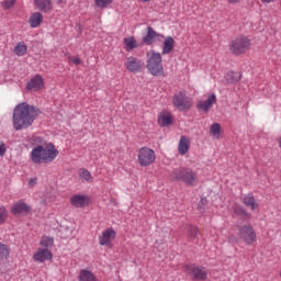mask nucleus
<instances>
[{
  "label": "nucleus",
  "mask_w": 281,
  "mask_h": 281,
  "mask_svg": "<svg viewBox=\"0 0 281 281\" xmlns=\"http://www.w3.org/2000/svg\"><path fill=\"white\" fill-rule=\"evenodd\" d=\"M41 110L34 105H30L25 102L19 103L13 110L12 124L14 131H25V128H30Z\"/></svg>",
  "instance_id": "f257e3e1"
},
{
  "label": "nucleus",
  "mask_w": 281,
  "mask_h": 281,
  "mask_svg": "<svg viewBox=\"0 0 281 281\" xmlns=\"http://www.w3.org/2000/svg\"><path fill=\"white\" fill-rule=\"evenodd\" d=\"M58 157V149L54 144L37 145L31 151V161L33 164H52Z\"/></svg>",
  "instance_id": "f03ea898"
},
{
  "label": "nucleus",
  "mask_w": 281,
  "mask_h": 281,
  "mask_svg": "<svg viewBox=\"0 0 281 281\" xmlns=\"http://www.w3.org/2000/svg\"><path fill=\"white\" fill-rule=\"evenodd\" d=\"M147 71L155 77H166V70L164 69L161 53L150 50L147 53Z\"/></svg>",
  "instance_id": "7ed1b4c3"
},
{
  "label": "nucleus",
  "mask_w": 281,
  "mask_h": 281,
  "mask_svg": "<svg viewBox=\"0 0 281 281\" xmlns=\"http://www.w3.org/2000/svg\"><path fill=\"white\" fill-rule=\"evenodd\" d=\"M251 49V40L247 36H237L229 44V50L235 56H243V54H247Z\"/></svg>",
  "instance_id": "20e7f679"
},
{
  "label": "nucleus",
  "mask_w": 281,
  "mask_h": 281,
  "mask_svg": "<svg viewBox=\"0 0 281 281\" xmlns=\"http://www.w3.org/2000/svg\"><path fill=\"white\" fill-rule=\"evenodd\" d=\"M157 161V155L149 147H142L137 151V164L140 168H148V166H153Z\"/></svg>",
  "instance_id": "39448f33"
},
{
  "label": "nucleus",
  "mask_w": 281,
  "mask_h": 281,
  "mask_svg": "<svg viewBox=\"0 0 281 281\" xmlns=\"http://www.w3.org/2000/svg\"><path fill=\"white\" fill-rule=\"evenodd\" d=\"M238 236L246 245H254L257 240L256 231L249 224L238 226Z\"/></svg>",
  "instance_id": "423d86ee"
},
{
  "label": "nucleus",
  "mask_w": 281,
  "mask_h": 281,
  "mask_svg": "<svg viewBox=\"0 0 281 281\" xmlns=\"http://www.w3.org/2000/svg\"><path fill=\"white\" fill-rule=\"evenodd\" d=\"M173 106L178 111H190L192 109V99L186 95L183 92H178L173 95Z\"/></svg>",
  "instance_id": "0eeeda50"
},
{
  "label": "nucleus",
  "mask_w": 281,
  "mask_h": 281,
  "mask_svg": "<svg viewBox=\"0 0 281 281\" xmlns=\"http://www.w3.org/2000/svg\"><path fill=\"white\" fill-rule=\"evenodd\" d=\"M115 236H117L115 229H105L99 237V245H101L102 247H108L109 249L113 248V240H115Z\"/></svg>",
  "instance_id": "6e6552de"
},
{
  "label": "nucleus",
  "mask_w": 281,
  "mask_h": 281,
  "mask_svg": "<svg viewBox=\"0 0 281 281\" xmlns=\"http://www.w3.org/2000/svg\"><path fill=\"white\" fill-rule=\"evenodd\" d=\"M70 205L77 209L89 207L91 205V198L85 194H75L70 198Z\"/></svg>",
  "instance_id": "1a4fd4ad"
},
{
  "label": "nucleus",
  "mask_w": 281,
  "mask_h": 281,
  "mask_svg": "<svg viewBox=\"0 0 281 281\" xmlns=\"http://www.w3.org/2000/svg\"><path fill=\"white\" fill-rule=\"evenodd\" d=\"M186 273H191L195 280H207V272L200 267L194 265L184 266Z\"/></svg>",
  "instance_id": "9d476101"
},
{
  "label": "nucleus",
  "mask_w": 281,
  "mask_h": 281,
  "mask_svg": "<svg viewBox=\"0 0 281 281\" xmlns=\"http://www.w3.org/2000/svg\"><path fill=\"white\" fill-rule=\"evenodd\" d=\"M53 259L54 255L52 254V250H49V248H38L33 255V260L35 262H45Z\"/></svg>",
  "instance_id": "9b49d317"
},
{
  "label": "nucleus",
  "mask_w": 281,
  "mask_h": 281,
  "mask_svg": "<svg viewBox=\"0 0 281 281\" xmlns=\"http://www.w3.org/2000/svg\"><path fill=\"white\" fill-rule=\"evenodd\" d=\"M45 87V81L41 75L34 76L27 83V91H41Z\"/></svg>",
  "instance_id": "f8f14e48"
},
{
  "label": "nucleus",
  "mask_w": 281,
  "mask_h": 281,
  "mask_svg": "<svg viewBox=\"0 0 281 281\" xmlns=\"http://www.w3.org/2000/svg\"><path fill=\"white\" fill-rule=\"evenodd\" d=\"M216 94H210L207 100L199 101L196 108L203 113H210V110L216 104Z\"/></svg>",
  "instance_id": "ddd939ff"
},
{
  "label": "nucleus",
  "mask_w": 281,
  "mask_h": 281,
  "mask_svg": "<svg viewBox=\"0 0 281 281\" xmlns=\"http://www.w3.org/2000/svg\"><path fill=\"white\" fill-rule=\"evenodd\" d=\"M125 67L127 71H132V74H137V71H142V60L131 56L126 58Z\"/></svg>",
  "instance_id": "4468645a"
},
{
  "label": "nucleus",
  "mask_w": 281,
  "mask_h": 281,
  "mask_svg": "<svg viewBox=\"0 0 281 281\" xmlns=\"http://www.w3.org/2000/svg\"><path fill=\"white\" fill-rule=\"evenodd\" d=\"M32 212V206L23 202V200L16 202L11 207V214H30Z\"/></svg>",
  "instance_id": "2eb2a0df"
},
{
  "label": "nucleus",
  "mask_w": 281,
  "mask_h": 281,
  "mask_svg": "<svg viewBox=\"0 0 281 281\" xmlns=\"http://www.w3.org/2000/svg\"><path fill=\"white\" fill-rule=\"evenodd\" d=\"M34 5L40 12L49 13L54 10V3L52 0H34Z\"/></svg>",
  "instance_id": "dca6fc26"
},
{
  "label": "nucleus",
  "mask_w": 281,
  "mask_h": 281,
  "mask_svg": "<svg viewBox=\"0 0 281 281\" xmlns=\"http://www.w3.org/2000/svg\"><path fill=\"white\" fill-rule=\"evenodd\" d=\"M241 201H243L244 205H246V207H250V210L252 212H256V210H258V207H259L258 202L256 201V198L254 196V193H248V194L244 195Z\"/></svg>",
  "instance_id": "f3484780"
},
{
  "label": "nucleus",
  "mask_w": 281,
  "mask_h": 281,
  "mask_svg": "<svg viewBox=\"0 0 281 281\" xmlns=\"http://www.w3.org/2000/svg\"><path fill=\"white\" fill-rule=\"evenodd\" d=\"M43 13L41 12H34L29 18V25L30 27L36 29L41 27V24L43 23Z\"/></svg>",
  "instance_id": "a211bd4d"
},
{
  "label": "nucleus",
  "mask_w": 281,
  "mask_h": 281,
  "mask_svg": "<svg viewBox=\"0 0 281 281\" xmlns=\"http://www.w3.org/2000/svg\"><path fill=\"white\" fill-rule=\"evenodd\" d=\"M188 150H190V138H188V136H181L178 153L179 155H188Z\"/></svg>",
  "instance_id": "6ab92c4d"
},
{
  "label": "nucleus",
  "mask_w": 281,
  "mask_h": 281,
  "mask_svg": "<svg viewBox=\"0 0 281 281\" xmlns=\"http://www.w3.org/2000/svg\"><path fill=\"white\" fill-rule=\"evenodd\" d=\"M175 49V38L172 36L166 37L164 44H162V56H166L170 54Z\"/></svg>",
  "instance_id": "aec40b11"
},
{
  "label": "nucleus",
  "mask_w": 281,
  "mask_h": 281,
  "mask_svg": "<svg viewBox=\"0 0 281 281\" xmlns=\"http://www.w3.org/2000/svg\"><path fill=\"white\" fill-rule=\"evenodd\" d=\"M158 124L160 126H170L172 124V114L168 111L161 112L158 116Z\"/></svg>",
  "instance_id": "412c9836"
},
{
  "label": "nucleus",
  "mask_w": 281,
  "mask_h": 281,
  "mask_svg": "<svg viewBox=\"0 0 281 281\" xmlns=\"http://www.w3.org/2000/svg\"><path fill=\"white\" fill-rule=\"evenodd\" d=\"M78 280L79 281H100V280H98V277H95L93 274V272H91L87 269L80 270L79 276H78Z\"/></svg>",
  "instance_id": "4be33fe9"
},
{
  "label": "nucleus",
  "mask_w": 281,
  "mask_h": 281,
  "mask_svg": "<svg viewBox=\"0 0 281 281\" xmlns=\"http://www.w3.org/2000/svg\"><path fill=\"white\" fill-rule=\"evenodd\" d=\"M159 34L153 30V27L148 26L147 27V35L143 38L144 43L146 45H153L155 43V38H157Z\"/></svg>",
  "instance_id": "5701e85b"
},
{
  "label": "nucleus",
  "mask_w": 281,
  "mask_h": 281,
  "mask_svg": "<svg viewBox=\"0 0 281 281\" xmlns=\"http://www.w3.org/2000/svg\"><path fill=\"white\" fill-rule=\"evenodd\" d=\"M124 45H125L126 52H133V49H136V47H139L137 40H135V37L133 36L125 37Z\"/></svg>",
  "instance_id": "b1692460"
},
{
  "label": "nucleus",
  "mask_w": 281,
  "mask_h": 281,
  "mask_svg": "<svg viewBox=\"0 0 281 281\" xmlns=\"http://www.w3.org/2000/svg\"><path fill=\"white\" fill-rule=\"evenodd\" d=\"M221 131H222V127L218 123H213L210 126V133L212 137H214L215 139H221Z\"/></svg>",
  "instance_id": "393cba45"
},
{
  "label": "nucleus",
  "mask_w": 281,
  "mask_h": 281,
  "mask_svg": "<svg viewBox=\"0 0 281 281\" xmlns=\"http://www.w3.org/2000/svg\"><path fill=\"white\" fill-rule=\"evenodd\" d=\"M40 245L43 249H49V247H54V239L49 236H43L40 240Z\"/></svg>",
  "instance_id": "a878e982"
},
{
  "label": "nucleus",
  "mask_w": 281,
  "mask_h": 281,
  "mask_svg": "<svg viewBox=\"0 0 281 281\" xmlns=\"http://www.w3.org/2000/svg\"><path fill=\"white\" fill-rule=\"evenodd\" d=\"M15 56H25L27 54V45L19 43L14 48Z\"/></svg>",
  "instance_id": "bb28decb"
},
{
  "label": "nucleus",
  "mask_w": 281,
  "mask_h": 281,
  "mask_svg": "<svg viewBox=\"0 0 281 281\" xmlns=\"http://www.w3.org/2000/svg\"><path fill=\"white\" fill-rule=\"evenodd\" d=\"M227 82H231L232 85L240 81V72H227L226 75Z\"/></svg>",
  "instance_id": "cd10ccee"
},
{
  "label": "nucleus",
  "mask_w": 281,
  "mask_h": 281,
  "mask_svg": "<svg viewBox=\"0 0 281 281\" xmlns=\"http://www.w3.org/2000/svg\"><path fill=\"white\" fill-rule=\"evenodd\" d=\"M8 256H10V249L5 244L0 243V260H7Z\"/></svg>",
  "instance_id": "c85d7f7f"
},
{
  "label": "nucleus",
  "mask_w": 281,
  "mask_h": 281,
  "mask_svg": "<svg viewBox=\"0 0 281 281\" xmlns=\"http://www.w3.org/2000/svg\"><path fill=\"white\" fill-rule=\"evenodd\" d=\"M94 3L97 5V8L104 10V8H109V5H111V3H113V0H94Z\"/></svg>",
  "instance_id": "c756f323"
},
{
  "label": "nucleus",
  "mask_w": 281,
  "mask_h": 281,
  "mask_svg": "<svg viewBox=\"0 0 281 281\" xmlns=\"http://www.w3.org/2000/svg\"><path fill=\"white\" fill-rule=\"evenodd\" d=\"M180 180L182 183H186V186H196V178L194 177H181Z\"/></svg>",
  "instance_id": "7c9ffc66"
},
{
  "label": "nucleus",
  "mask_w": 281,
  "mask_h": 281,
  "mask_svg": "<svg viewBox=\"0 0 281 281\" xmlns=\"http://www.w3.org/2000/svg\"><path fill=\"white\" fill-rule=\"evenodd\" d=\"M8 221V210L5 206H0V225H3Z\"/></svg>",
  "instance_id": "2f4dec72"
},
{
  "label": "nucleus",
  "mask_w": 281,
  "mask_h": 281,
  "mask_svg": "<svg viewBox=\"0 0 281 281\" xmlns=\"http://www.w3.org/2000/svg\"><path fill=\"white\" fill-rule=\"evenodd\" d=\"M205 207H207V199L201 198V200L198 203V210L203 214L205 212Z\"/></svg>",
  "instance_id": "473e14b6"
},
{
  "label": "nucleus",
  "mask_w": 281,
  "mask_h": 281,
  "mask_svg": "<svg viewBox=\"0 0 281 281\" xmlns=\"http://www.w3.org/2000/svg\"><path fill=\"white\" fill-rule=\"evenodd\" d=\"M234 212H235V214H237V216H250L249 214H248V212H247V210H245V209H243V207H240V206H236L235 209H234Z\"/></svg>",
  "instance_id": "72a5a7b5"
},
{
  "label": "nucleus",
  "mask_w": 281,
  "mask_h": 281,
  "mask_svg": "<svg viewBox=\"0 0 281 281\" xmlns=\"http://www.w3.org/2000/svg\"><path fill=\"white\" fill-rule=\"evenodd\" d=\"M14 3H16V0H4L2 2V8L4 10H10V8H13L14 7Z\"/></svg>",
  "instance_id": "f704fd0d"
},
{
  "label": "nucleus",
  "mask_w": 281,
  "mask_h": 281,
  "mask_svg": "<svg viewBox=\"0 0 281 281\" xmlns=\"http://www.w3.org/2000/svg\"><path fill=\"white\" fill-rule=\"evenodd\" d=\"M180 177H194V172H192L190 169L180 168Z\"/></svg>",
  "instance_id": "c9c22d12"
},
{
  "label": "nucleus",
  "mask_w": 281,
  "mask_h": 281,
  "mask_svg": "<svg viewBox=\"0 0 281 281\" xmlns=\"http://www.w3.org/2000/svg\"><path fill=\"white\" fill-rule=\"evenodd\" d=\"M68 63L72 64V65H80L82 63V59H80V57H76V56H68Z\"/></svg>",
  "instance_id": "e433bc0d"
},
{
  "label": "nucleus",
  "mask_w": 281,
  "mask_h": 281,
  "mask_svg": "<svg viewBox=\"0 0 281 281\" xmlns=\"http://www.w3.org/2000/svg\"><path fill=\"white\" fill-rule=\"evenodd\" d=\"M199 234V228L195 226L189 227V238H196V235Z\"/></svg>",
  "instance_id": "4c0bfd02"
},
{
  "label": "nucleus",
  "mask_w": 281,
  "mask_h": 281,
  "mask_svg": "<svg viewBox=\"0 0 281 281\" xmlns=\"http://www.w3.org/2000/svg\"><path fill=\"white\" fill-rule=\"evenodd\" d=\"M5 153H8V147L5 143L0 142V157H5Z\"/></svg>",
  "instance_id": "58836bf2"
},
{
  "label": "nucleus",
  "mask_w": 281,
  "mask_h": 281,
  "mask_svg": "<svg viewBox=\"0 0 281 281\" xmlns=\"http://www.w3.org/2000/svg\"><path fill=\"white\" fill-rule=\"evenodd\" d=\"M78 175L79 177H91V172H89V170L81 168L78 170Z\"/></svg>",
  "instance_id": "ea45409f"
},
{
  "label": "nucleus",
  "mask_w": 281,
  "mask_h": 281,
  "mask_svg": "<svg viewBox=\"0 0 281 281\" xmlns=\"http://www.w3.org/2000/svg\"><path fill=\"white\" fill-rule=\"evenodd\" d=\"M36 183H38V180H37L36 178H31V179L27 181L29 188H34V186H36Z\"/></svg>",
  "instance_id": "a19ab883"
},
{
  "label": "nucleus",
  "mask_w": 281,
  "mask_h": 281,
  "mask_svg": "<svg viewBox=\"0 0 281 281\" xmlns=\"http://www.w3.org/2000/svg\"><path fill=\"white\" fill-rule=\"evenodd\" d=\"M57 5H67V0H54Z\"/></svg>",
  "instance_id": "79ce46f5"
},
{
  "label": "nucleus",
  "mask_w": 281,
  "mask_h": 281,
  "mask_svg": "<svg viewBox=\"0 0 281 281\" xmlns=\"http://www.w3.org/2000/svg\"><path fill=\"white\" fill-rule=\"evenodd\" d=\"M85 181L87 183H91V181H93V178H83L82 182L85 183Z\"/></svg>",
  "instance_id": "37998d69"
},
{
  "label": "nucleus",
  "mask_w": 281,
  "mask_h": 281,
  "mask_svg": "<svg viewBox=\"0 0 281 281\" xmlns=\"http://www.w3.org/2000/svg\"><path fill=\"white\" fill-rule=\"evenodd\" d=\"M261 1V3H273V1H276V0H260Z\"/></svg>",
  "instance_id": "c03bdc74"
},
{
  "label": "nucleus",
  "mask_w": 281,
  "mask_h": 281,
  "mask_svg": "<svg viewBox=\"0 0 281 281\" xmlns=\"http://www.w3.org/2000/svg\"><path fill=\"white\" fill-rule=\"evenodd\" d=\"M240 0H228V3H238Z\"/></svg>",
  "instance_id": "a18cd8bd"
},
{
  "label": "nucleus",
  "mask_w": 281,
  "mask_h": 281,
  "mask_svg": "<svg viewBox=\"0 0 281 281\" xmlns=\"http://www.w3.org/2000/svg\"><path fill=\"white\" fill-rule=\"evenodd\" d=\"M140 1H143V3H148V2H150V0H140Z\"/></svg>",
  "instance_id": "49530a36"
}]
</instances>
